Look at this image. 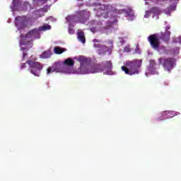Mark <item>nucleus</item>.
Wrapping results in <instances>:
<instances>
[{
    "mask_svg": "<svg viewBox=\"0 0 181 181\" xmlns=\"http://www.w3.org/2000/svg\"><path fill=\"white\" fill-rule=\"evenodd\" d=\"M90 18V12L87 10H83L81 11H79L78 16H69L66 18V21L68 22H71L73 19H76L78 22H80V23H85L86 21H88Z\"/></svg>",
    "mask_w": 181,
    "mask_h": 181,
    "instance_id": "obj_4",
    "label": "nucleus"
},
{
    "mask_svg": "<svg viewBox=\"0 0 181 181\" xmlns=\"http://www.w3.org/2000/svg\"><path fill=\"white\" fill-rule=\"evenodd\" d=\"M78 1H83V0H78Z\"/></svg>",
    "mask_w": 181,
    "mask_h": 181,
    "instance_id": "obj_33",
    "label": "nucleus"
},
{
    "mask_svg": "<svg viewBox=\"0 0 181 181\" xmlns=\"http://www.w3.org/2000/svg\"><path fill=\"white\" fill-rule=\"evenodd\" d=\"M148 41L149 42L152 49L156 50L159 49L160 46V38L156 34H151L148 37Z\"/></svg>",
    "mask_w": 181,
    "mask_h": 181,
    "instance_id": "obj_9",
    "label": "nucleus"
},
{
    "mask_svg": "<svg viewBox=\"0 0 181 181\" xmlns=\"http://www.w3.org/2000/svg\"><path fill=\"white\" fill-rule=\"evenodd\" d=\"M78 40L81 42V43H86V36H84V33L83 31L78 33Z\"/></svg>",
    "mask_w": 181,
    "mask_h": 181,
    "instance_id": "obj_13",
    "label": "nucleus"
},
{
    "mask_svg": "<svg viewBox=\"0 0 181 181\" xmlns=\"http://www.w3.org/2000/svg\"><path fill=\"white\" fill-rule=\"evenodd\" d=\"M54 69H53V66H49V67H48L47 68V74H50L51 73H54Z\"/></svg>",
    "mask_w": 181,
    "mask_h": 181,
    "instance_id": "obj_20",
    "label": "nucleus"
},
{
    "mask_svg": "<svg viewBox=\"0 0 181 181\" xmlns=\"http://www.w3.org/2000/svg\"><path fill=\"white\" fill-rule=\"evenodd\" d=\"M64 64L68 66L69 67H73L74 66V60L71 58H67L64 62Z\"/></svg>",
    "mask_w": 181,
    "mask_h": 181,
    "instance_id": "obj_15",
    "label": "nucleus"
},
{
    "mask_svg": "<svg viewBox=\"0 0 181 181\" xmlns=\"http://www.w3.org/2000/svg\"><path fill=\"white\" fill-rule=\"evenodd\" d=\"M142 66V59H134L132 61H127L124 66H122V71L129 76L139 74V69Z\"/></svg>",
    "mask_w": 181,
    "mask_h": 181,
    "instance_id": "obj_1",
    "label": "nucleus"
},
{
    "mask_svg": "<svg viewBox=\"0 0 181 181\" xmlns=\"http://www.w3.org/2000/svg\"><path fill=\"white\" fill-rule=\"evenodd\" d=\"M37 35H39V30L37 29H33L26 35H25V37H23V35H21V37H23V39L20 41V45L29 46V45H30V39L35 37Z\"/></svg>",
    "mask_w": 181,
    "mask_h": 181,
    "instance_id": "obj_7",
    "label": "nucleus"
},
{
    "mask_svg": "<svg viewBox=\"0 0 181 181\" xmlns=\"http://www.w3.org/2000/svg\"><path fill=\"white\" fill-rule=\"evenodd\" d=\"M138 49V47H136V50Z\"/></svg>",
    "mask_w": 181,
    "mask_h": 181,
    "instance_id": "obj_34",
    "label": "nucleus"
},
{
    "mask_svg": "<svg viewBox=\"0 0 181 181\" xmlns=\"http://www.w3.org/2000/svg\"><path fill=\"white\" fill-rule=\"evenodd\" d=\"M158 64H161L165 71H170L175 64V59L172 57H160L158 59Z\"/></svg>",
    "mask_w": 181,
    "mask_h": 181,
    "instance_id": "obj_5",
    "label": "nucleus"
},
{
    "mask_svg": "<svg viewBox=\"0 0 181 181\" xmlns=\"http://www.w3.org/2000/svg\"><path fill=\"white\" fill-rule=\"evenodd\" d=\"M52 69H54V71L57 73L62 71V64H60V62H56L52 65Z\"/></svg>",
    "mask_w": 181,
    "mask_h": 181,
    "instance_id": "obj_12",
    "label": "nucleus"
},
{
    "mask_svg": "<svg viewBox=\"0 0 181 181\" xmlns=\"http://www.w3.org/2000/svg\"><path fill=\"white\" fill-rule=\"evenodd\" d=\"M115 16H117V15H115Z\"/></svg>",
    "mask_w": 181,
    "mask_h": 181,
    "instance_id": "obj_35",
    "label": "nucleus"
},
{
    "mask_svg": "<svg viewBox=\"0 0 181 181\" xmlns=\"http://www.w3.org/2000/svg\"><path fill=\"white\" fill-rule=\"evenodd\" d=\"M21 69H25L26 67V63H22L21 64Z\"/></svg>",
    "mask_w": 181,
    "mask_h": 181,
    "instance_id": "obj_26",
    "label": "nucleus"
},
{
    "mask_svg": "<svg viewBox=\"0 0 181 181\" xmlns=\"http://www.w3.org/2000/svg\"><path fill=\"white\" fill-rule=\"evenodd\" d=\"M19 19H21V17H19V16L18 17H16V21H19Z\"/></svg>",
    "mask_w": 181,
    "mask_h": 181,
    "instance_id": "obj_29",
    "label": "nucleus"
},
{
    "mask_svg": "<svg viewBox=\"0 0 181 181\" xmlns=\"http://www.w3.org/2000/svg\"><path fill=\"white\" fill-rule=\"evenodd\" d=\"M78 62L80 63L79 71L81 74H88L91 72L93 66L90 67V63H91V59L86 58L83 56H81L76 59Z\"/></svg>",
    "mask_w": 181,
    "mask_h": 181,
    "instance_id": "obj_2",
    "label": "nucleus"
},
{
    "mask_svg": "<svg viewBox=\"0 0 181 181\" xmlns=\"http://www.w3.org/2000/svg\"><path fill=\"white\" fill-rule=\"evenodd\" d=\"M148 71L152 73L153 74H156V62L155 60H150V66H148Z\"/></svg>",
    "mask_w": 181,
    "mask_h": 181,
    "instance_id": "obj_11",
    "label": "nucleus"
},
{
    "mask_svg": "<svg viewBox=\"0 0 181 181\" xmlns=\"http://www.w3.org/2000/svg\"><path fill=\"white\" fill-rule=\"evenodd\" d=\"M54 50L56 54H62V53H64V52H67V49L66 48H62L60 47H54Z\"/></svg>",
    "mask_w": 181,
    "mask_h": 181,
    "instance_id": "obj_16",
    "label": "nucleus"
},
{
    "mask_svg": "<svg viewBox=\"0 0 181 181\" xmlns=\"http://www.w3.org/2000/svg\"><path fill=\"white\" fill-rule=\"evenodd\" d=\"M151 11H146L144 18H149V13H151Z\"/></svg>",
    "mask_w": 181,
    "mask_h": 181,
    "instance_id": "obj_24",
    "label": "nucleus"
},
{
    "mask_svg": "<svg viewBox=\"0 0 181 181\" xmlns=\"http://www.w3.org/2000/svg\"><path fill=\"white\" fill-rule=\"evenodd\" d=\"M30 66V71L31 74L39 77L40 74V71H42L43 69V65L37 62H35L33 60H28L26 62Z\"/></svg>",
    "mask_w": 181,
    "mask_h": 181,
    "instance_id": "obj_6",
    "label": "nucleus"
},
{
    "mask_svg": "<svg viewBox=\"0 0 181 181\" xmlns=\"http://www.w3.org/2000/svg\"><path fill=\"white\" fill-rule=\"evenodd\" d=\"M44 9L45 10V11H47V8H46V7H44Z\"/></svg>",
    "mask_w": 181,
    "mask_h": 181,
    "instance_id": "obj_31",
    "label": "nucleus"
},
{
    "mask_svg": "<svg viewBox=\"0 0 181 181\" xmlns=\"http://www.w3.org/2000/svg\"><path fill=\"white\" fill-rule=\"evenodd\" d=\"M158 37L165 43H169V40H170V31L161 33L160 35L158 36Z\"/></svg>",
    "mask_w": 181,
    "mask_h": 181,
    "instance_id": "obj_10",
    "label": "nucleus"
},
{
    "mask_svg": "<svg viewBox=\"0 0 181 181\" xmlns=\"http://www.w3.org/2000/svg\"><path fill=\"white\" fill-rule=\"evenodd\" d=\"M21 50H25V48H23V47H21Z\"/></svg>",
    "mask_w": 181,
    "mask_h": 181,
    "instance_id": "obj_32",
    "label": "nucleus"
},
{
    "mask_svg": "<svg viewBox=\"0 0 181 181\" xmlns=\"http://www.w3.org/2000/svg\"><path fill=\"white\" fill-rule=\"evenodd\" d=\"M52 52L50 50H47L45 52H43L42 54L40 55L41 59H49V57H52Z\"/></svg>",
    "mask_w": 181,
    "mask_h": 181,
    "instance_id": "obj_14",
    "label": "nucleus"
},
{
    "mask_svg": "<svg viewBox=\"0 0 181 181\" xmlns=\"http://www.w3.org/2000/svg\"><path fill=\"white\" fill-rule=\"evenodd\" d=\"M93 42L94 43L93 47L99 49V54H107V52H108V49H112V46H113L112 41L108 42L110 45L109 47L104 45H100V42L101 41H100L98 39H94Z\"/></svg>",
    "mask_w": 181,
    "mask_h": 181,
    "instance_id": "obj_8",
    "label": "nucleus"
},
{
    "mask_svg": "<svg viewBox=\"0 0 181 181\" xmlns=\"http://www.w3.org/2000/svg\"><path fill=\"white\" fill-rule=\"evenodd\" d=\"M170 29V26L165 27V32H169Z\"/></svg>",
    "mask_w": 181,
    "mask_h": 181,
    "instance_id": "obj_27",
    "label": "nucleus"
},
{
    "mask_svg": "<svg viewBox=\"0 0 181 181\" xmlns=\"http://www.w3.org/2000/svg\"><path fill=\"white\" fill-rule=\"evenodd\" d=\"M124 51L127 53H129L131 52V47L129 45H127L124 47Z\"/></svg>",
    "mask_w": 181,
    "mask_h": 181,
    "instance_id": "obj_22",
    "label": "nucleus"
},
{
    "mask_svg": "<svg viewBox=\"0 0 181 181\" xmlns=\"http://www.w3.org/2000/svg\"><path fill=\"white\" fill-rule=\"evenodd\" d=\"M44 1V4H46L47 2V0H42Z\"/></svg>",
    "mask_w": 181,
    "mask_h": 181,
    "instance_id": "obj_30",
    "label": "nucleus"
},
{
    "mask_svg": "<svg viewBox=\"0 0 181 181\" xmlns=\"http://www.w3.org/2000/svg\"><path fill=\"white\" fill-rule=\"evenodd\" d=\"M69 35L74 34V30L71 28V24H69Z\"/></svg>",
    "mask_w": 181,
    "mask_h": 181,
    "instance_id": "obj_21",
    "label": "nucleus"
},
{
    "mask_svg": "<svg viewBox=\"0 0 181 181\" xmlns=\"http://www.w3.org/2000/svg\"><path fill=\"white\" fill-rule=\"evenodd\" d=\"M13 5L14 9H16V8H19L22 5V2H21L19 0H13Z\"/></svg>",
    "mask_w": 181,
    "mask_h": 181,
    "instance_id": "obj_19",
    "label": "nucleus"
},
{
    "mask_svg": "<svg viewBox=\"0 0 181 181\" xmlns=\"http://www.w3.org/2000/svg\"><path fill=\"white\" fill-rule=\"evenodd\" d=\"M168 114H170V115H172V112L165 111L163 113V115H168Z\"/></svg>",
    "mask_w": 181,
    "mask_h": 181,
    "instance_id": "obj_25",
    "label": "nucleus"
},
{
    "mask_svg": "<svg viewBox=\"0 0 181 181\" xmlns=\"http://www.w3.org/2000/svg\"><path fill=\"white\" fill-rule=\"evenodd\" d=\"M151 13H153V15H160L162 13V11L158 7H153L151 9Z\"/></svg>",
    "mask_w": 181,
    "mask_h": 181,
    "instance_id": "obj_17",
    "label": "nucleus"
},
{
    "mask_svg": "<svg viewBox=\"0 0 181 181\" xmlns=\"http://www.w3.org/2000/svg\"><path fill=\"white\" fill-rule=\"evenodd\" d=\"M25 56H28V54L23 53V59H25Z\"/></svg>",
    "mask_w": 181,
    "mask_h": 181,
    "instance_id": "obj_28",
    "label": "nucleus"
},
{
    "mask_svg": "<svg viewBox=\"0 0 181 181\" xmlns=\"http://www.w3.org/2000/svg\"><path fill=\"white\" fill-rule=\"evenodd\" d=\"M50 29H52V27L49 24H46L40 26L38 30L46 32V30H50Z\"/></svg>",
    "mask_w": 181,
    "mask_h": 181,
    "instance_id": "obj_18",
    "label": "nucleus"
},
{
    "mask_svg": "<svg viewBox=\"0 0 181 181\" xmlns=\"http://www.w3.org/2000/svg\"><path fill=\"white\" fill-rule=\"evenodd\" d=\"M103 70H106L107 71H111L112 70V62L111 60L103 62L100 64L93 65L91 73L92 74H94V73H100Z\"/></svg>",
    "mask_w": 181,
    "mask_h": 181,
    "instance_id": "obj_3",
    "label": "nucleus"
},
{
    "mask_svg": "<svg viewBox=\"0 0 181 181\" xmlns=\"http://www.w3.org/2000/svg\"><path fill=\"white\" fill-rule=\"evenodd\" d=\"M121 13V11H117V10H115L113 11H109V13H110V15H114V13Z\"/></svg>",
    "mask_w": 181,
    "mask_h": 181,
    "instance_id": "obj_23",
    "label": "nucleus"
}]
</instances>
